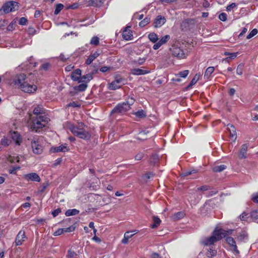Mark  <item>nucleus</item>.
Masks as SVG:
<instances>
[{"instance_id": "13d9d810", "label": "nucleus", "mask_w": 258, "mask_h": 258, "mask_svg": "<svg viewBox=\"0 0 258 258\" xmlns=\"http://www.w3.org/2000/svg\"><path fill=\"white\" fill-rule=\"evenodd\" d=\"M85 126L83 122H79L77 126H75L76 128L78 131L84 130V127Z\"/></svg>"}, {"instance_id": "39448f33", "label": "nucleus", "mask_w": 258, "mask_h": 258, "mask_svg": "<svg viewBox=\"0 0 258 258\" xmlns=\"http://www.w3.org/2000/svg\"><path fill=\"white\" fill-rule=\"evenodd\" d=\"M18 3L16 2L11 1L5 3L0 9L1 14L9 13L15 11L18 9Z\"/></svg>"}, {"instance_id": "de8ad7c7", "label": "nucleus", "mask_w": 258, "mask_h": 258, "mask_svg": "<svg viewBox=\"0 0 258 258\" xmlns=\"http://www.w3.org/2000/svg\"><path fill=\"white\" fill-rule=\"evenodd\" d=\"M87 85L85 84H82L76 87V89L79 91H84L87 88Z\"/></svg>"}, {"instance_id": "b1692460", "label": "nucleus", "mask_w": 258, "mask_h": 258, "mask_svg": "<svg viewBox=\"0 0 258 258\" xmlns=\"http://www.w3.org/2000/svg\"><path fill=\"white\" fill-rule=\"evenodd\" d=\"M154 223L151 225V228L152 229L156 228L161 223V220L157 217L154 216L153 217Z\"/></svg>"}, {"instance_id": "423d86ee", "label": "nucleus", "mask_w": 258, "mask_h": 258, "mask_svg": "<svg viewBox=\"0 0 258 258\" xmlns=\"http://www.w3.org/2000/svg\"><path fill=\"white\" fill-rule=\"evenodd\" d=\"M69 128L74 135L81 139L88 140L90 138L91 135L90 133L85 130L78 131L74 125H70Z\"/></svg>"}, {"instance_id": "4c0bfd02", "label": "nucleus", "mask_w": 258, "mask_h": 258, "mask_svg": "<svg viewBox=\"0 0 258 258\" xmlns=\"http://www.w3.org/2000/svg\"><path fill=\"white\" fill-rule=\"evenodd\" d=\"M114 81L121 86L125 84V80L120 76H116Z\"/></svg>"}, {"instance_id": "4be33fe9", "label": "nucleus", "mask_w": 258, "mask_h": 258, "mask_svg": "<svg viewBox=\"0 0 258 258\" xmlns=\"http://www.w3.org/2000/svg\"><path fill=\"white\" fill-rule=\"evenodd\" d=\"M89 5L93 7H100L104 2V0H90Z\"/></svg>"}, {"instance_id": "338daca9", "label": "nucleus", "mask_w": 258, "mask_h": 258, "mask_svg": "<svg viewBox=\"0 0 258 258\" xmlns=\"http://www.w3.org/2000/svg\"><path fill=\"white\" fill-rule=\"evenodd\" d=\"M236 6L235 3H232L231 4L228 5L227 7V11H231L232 9H233L234 8H235Z\"/></svg>"}, {"instance_id": "bf43d9fd", "label": "nucleus", "mask_w": 258, "mask_h": 258, "mask_svg": "<svg viewBox=\"0 0 258 258\" xmlns=\"http://www.w3.org/2000/svg\"><path fill=\"white\" fill-rule=\"evenodd\" d=\"M27 22V20L24 17H22L20 19L19 24L21 25H25Z\"/></svg>"}, {"instance_id": "bb28decb", "label": "nucleus", "mask_w": 258, "mask_h": 258, "mask_svg": "<svg viewBox=\"0 0 258 258\" xmlns=\"http://www.w3.org/2000/svg\"><path fill=\"white\" fill-rule=\"evenodd\" d=\"M21 157H22L21 156ZM7 160L11 162V163H15V162L17 163L20 162V156H18L17 157L12 156L11 155H9L8 158Z\"/></svg>"}, {"instance_id": "f8f14e48", "label": "nucleus", "mask_w": 258, "mask_h": 258, "mask_svg": "<svg viewBox=\"0 0 258 258\" xmlns=\"http://www.w3.org/2000/svg\"><path fill=\"white\" fill-rule=\"evenodd\" d=\"M226 241L227 243L230 246L231 250H233L236 253L238 254L239 253V250L237 249V247L236 245L235 241L233 238L231 237H227Z\"/></svg>"}, {"instance_id": "a19ab883", "label": "nucleus", "mask_w": 258, "mask_h": 258, "mask_svg": "<svg viewBox=\"0 0 258 258\" xmlns=\"http://www.w3.org/2000/svg\"><path fill=\"white\" fill-rule=\"evenodd\" d=\"M150 22V19L149 18H145L139 23V26L141 27H143L149 24Z\"/></svg>"}, {"instance_id": "e433bc0d", "label": "nucleus", "mask_w": 258, "mask_h": 258, "mask_svg": "<svg viewBox=\"0 0 258 258\" xmlns=\"http://www.w3.org/2000/svg\"><path fill=\"white\" fill-rule=\"evenodd\" d=\"M134 114L136 117L140 118H142L146 116V114L143 110H139L138 111L134 113Z\"/></svg>"}, {"instance_id": "c756f323", "label": "nucleus", "mask_w": 258, "mask_h": 258, "mask_svg": "<svg viewBox=\"0 0 258 258\" xmlns=\"http://www.w3.org/2000/svg\"><path fill=\"white\" fill-rule=\"evenodd\" d=\"M184 216V213L182 212H179L175 214H174L172 216V219L175 220L177 221L178 220L182 218H183Z\"/></svg>"}, {"instance_id": "393cba45", "label": "nucleus", "mask_w": 258, "mask_h": 258, "mask_svg": "<svg viewBox=\"0 0 258 258\" xmlns=\"http://www.w3.org/2000/svg\"><path fill=\"white\" fill-rule=\"evenodd\" d=\"M148 38L151 42L154 43L157 42L158 40V35L154 32L149 34Z\"/></svg>"}, {"instance_id": "680f3d73", "label": "nucleus", "mask_w": 258, "mask_h": 258, "mask_svg": "<svg viewBox=\"0 0 258 258\" xmlns=\"http://www.w3.org/2000/svg\"><path fill=\"white\" fill-rule=\"evenodd\" d=\"M144 157V153L142 152H139L135 156V159L136 160H141Z\"/></svg>"}, {"instance_id": "4468645a", "label": "nucleus", "mask_w": 258, "mask_h": 258, "mask_svg": "<svg viewBox=\"0 0 258 258\" xmlns=\"http://www.w3.org/2000/svg\"><path fill=\"white\" fill-rule=\"evenodd\" d=\"M149 73V71L143 70L139 68L133 69L131 70V73L133 75H142L147 74Z\"/></svg>"}, {"instance_id": "ddd939ff", "label": "nucleus", "mask_w": 258, "mask_h": 258, "mask_svg": "<svg viewBox=\"0 0 258 258\" xmlns=\"http://www.w3.org/2000/svg\"><path fill=\"white\" fill-rule=\"evenodd\" d=\"M25 238V232L22 230L19 231L15 240L16 245H21L24 241V239Z\"/></svg>"}, {"instance_id": "cd10ccee", "label": "nucleus", "mask_w": 258, "mask_h": 258, "mask_svg": "<svg viewBox=\"0 0 258 258\" xmlns=\"http://www.w3.org/2000/svg\"><path fill=\"white\" fill-rule=\"evenodd\" d=\"M217 254V250H215V249H214L213 247L212 248H209V249L208 250L207 253H206V255L208 257H212L214 256H215Z\"/></svg>"}, {"instance_id": "2f4dec72", "label": "nucleus", "mask_w": 258, "mask_h": 258, "mask_svg": "<svg viewBox=\"0 0 258 258\" xmlns=\"http://www.w3.org/2000/svg\"><path fill=\"white\" fill-rule=\"evenodd\" d=\"M214 70L215 69L213 67H210L208 68L205 72L204 77L208 79L210 77L211 75L213 73Z\"/></svg>"}, {"instance_id": "20e7f679", "label": "nucleus", "mask_w": 258, "mask_h": 258, "mask_svg": "<svg viewBox=\"0 0 258 258\" xmlns=\"http://www.w3.org/2000/svg\"><path fill=\"white\" fill-rule=\"evenodd\" d=\"M135 101V100L133 97H129L125 102L117 104L111 111V113H123L125 112L130 109L131 106L134 103Z\"/></svg>"}, {"instance_id": "f257e3e1", "label": "nucleus", "mask_w": 258, "mask_h": 258, "mask_svg": "<svg viewBox=\"0 0 258 258\" xmlns=\"http://www.w3.org/2000/svg\"><path fill=\"white\" fill-rule=\"evenodd\" d=\"M31 74H29L28 75L23 73L17 75L13 80L15 85L24 92L34 93L37 87L31 81Z\"/></svg>"}, {"instance_id": "dca6fc26", "label": "nucleus", "mask_w": 258, "mask_h": 258, "mask_svg": "<svg viewBox=\"0 0 258 258\" xmlns=\"http://www.w3.org/2000/svg\"><path fill=\"white\" fill-rule=\"evenodd\" d=\"M11 138L18 145H20L22 140L20 135L18 132H13L11 133Z\"/></svg>"}, {"instance_id": "774afa93", "label": "nucleus", "mask_w": 258, "mask_h": 258, "mask_svg": "<svg viewBox=\"0 0 258 258\" xmlns=\"http://www.w3.org/2000/svg\"><path fill=\"white\" fill-rule=\"evenodd\" d=\"M151 258H161L159 254L156 252H154L151 255Z\"/></svg>"}, {"instance_id": "4d7b16f0", "label": "nucleus", "mask_w": 258, "mask_h": 258, "mask_svg": "<svg viewBox=\"0 0 258 258\" xmlns=\"http://www.w3.org/2000/svg\"><path fill=\"white\" fill-rule=\"evenodd\" d=\"M48 183H43L39 188V192L40 193H42L44 191L45 189L48 186Z\"/></svg>"}, {"instance_id": "a878e982", "label": "nucleus", "mask_w": 258, "mask_h": 258, "mask_svg": "<svg viewBox=\"0 0 258 258\" xmlns=\"http://www.w3.org/2000/svg\"><path fill=\"white\" fill-rule=\"evenodd\" d=\"M79 213V211L76 209H69L68 210L66 213L65 215L66 216H74L76 215Z\"/></svg>"}, {"instance_id": "603ef678", "label": "nucleus", "mask_w": 258, "mask_h": 258, "mask_svg": "<svg viewBox=\"0 0 258 258\" xmlns=\"http://www.w3.org/2000/svg\"><path fill=\"white\" fill-rule=\"evenodd\" d=\"M146 59V58L145 57H143V58L140 57L138 59L135 60V63L136 64L141 65V64H143L145 62Z\"/></svg>"}, {"instance_id": "5fc2aeb1", "label": "nucleus", "mask_w": 258, "mask_h": 258, "mask_svg": "<svg viewBox=\"0 0 258 258\" xmlns=\"http://www.w3.org/2000/svg\"><path fill=\"white\" fill-rule=\"evenodd\" d=\"M75 229V227L73 225H72L68 228H63V230L64 232H71L74 231Z\"/></svg>"}, {"instance_id": "58836bf2", "label": "nucleus", "mask_w": 258, "mask_h": 258, "mask_svg": "<svg viewBox=\"0 0 258 258\" xmlns=\"http://www.w3.org/2000/svg\"><path fill=\"white\" fill-rule=\"evenodd\" d=\"M198 170L197 169H192L191 170H187L183 173H182L181 176L182 177H185L186 176H188L189 175H191L192 174L196 173H197Z\"/></svg>"}, {"instance_id": "ea45409f", "label": "nucleus", "mask_w": 258, "mask_h": 258, "mask_svg": "<svg viewBox=\"0 0 258 258\" xmlns=\"http://www.w3.org/2000/svg\"><path fill=\"white\" fill-rule=\"evenodd\" d=\"M198 170L197 169H192L191 170H187L183 173H182L181 176L182 177H185L186 176H188L189 175H191L192 174L196 173H197Z\"/></svg>"}, {"instance_id": "5701e85b", "label": "nucleus", "mask_w": 258, "mask_h": 258, "mask_svg": "<svg viewBox=\"0 0 258 258\" xmlns=\"http://www.w3.org/2000/svg\"><path fill=\"white\" fill-rule=\"evenodd\" d=\"M247 146L246 144H243L242 146L241 149L239 153V158L241 159L245 158H246V153L247 152Z\"/></svg>"}, {"instance_id": "37998d69", "label": "nucleus", "mask_w": 258, "mask_h": 258, "mask_svg": "<svg viewBox=\"0 0 258 258\" xmlns=\"http://www.w3.org/2000/svg\"><path fill=\"white\" fill-rule=\"evenodd\" d=\"M99 43V39L97 36H94L90 41V44L92 45H97Z\"/></svg>"}, {"instance_id": "e2e57ef3", "label": "nucleus", "mask_w": 258, "mask_h": 258, "mask_svg": "<svg viewBox=\"0 0 258 258\" xmlns=\"http://www.w3.org/2000/svg\"><path fill=\"white\" fill-rule=\"evenodd\" d=\"M251 200L253 202L258 203V193L253 194L251 197Z\"/></svg>"}, {"instance_id": "72a5a7b5", "label": "nucleus", "mask_w": 258, "mask_h": 258, "mask_svg": "<svg viewBox=\"0 0 258 258\" xmlns=\"http://www.w3.org/2000/svg\"><path fill=\"white\" fill-rule=\"evenodd\" d=\"M247 239V234L244 232L240 233L237 236V240L239 241H245Z\"/></svg>"}, {"instance_id": "2eb2a0df", "label": "nucleus", "mask_w": 258, "mask_h": 258, "mask_svg": "<svg viewBox=\"0 0 258 258\" xmlns=\"http://www.w3.org/2000/svg\"><path fill=\"white\" fill-rule=\"evenodd\" d=\"M227 129L229 132L230 137L231 140L233 141H235L237 138L235 127L233 126V125L229 124H228Z\"/></svg>"}, {"instance_id": "3c124183", "label": "nucleus", "mask_w": 258, "mask_h": 258, "mask_svg": "<svg viewBox=\"0 0 258 258\" xmlns=\"http://www.w3.org/2000/svg\"><path fill=\"white\" fill-rule=\"evenodd\" d=\"M189 71L188 70H184L181 72H180L178 74V76L181 77L185 78L188 74Z\"/></svg>"}, {"instance_id": "412c9836", "label": "nucleus", "mask_w": 258, "mask_h": 258, "mask_svg": "<svg viewBox=\"0 0 258 258\" xmlns=\"http://www.w3.org/2000/svg\"><path fill=\"white\" fill-rule=\"evenodd\" d=\"M99 55V53L97 52H94L93 54L90 55L86 60V63L90 64Z\"/></svg>"}, {"instance_id": "1a4fd4ad", "label": "nucleus", "mask_w": 258, "mask_h": 258, "mask_svg": "<svg viewBox=\"0 0 258 258\" xmlns=\"http://www.w3.org/2000/svg\"><path fill=\"white\" fill-rule=\"evenodd\" d=\"M47 116L45 109L41 106H37L33 110V113L30 114L29 117H38L41 116Z\"/></svg>"}, {"instance_id": "f3484780", "label": "nucleus", "mask_w": 258, "mask_h": 258, "mask_svg": "<svg viewBox=\"0 0 258 258\" xmlns=\"http://www.w3.org/2000/svg\"><path fill=\"white\" fill-rule=\"evenodd\" d=\"M51 150L52 152H65L69 150V148L65 144L61 145L58 147L52 148Z\"/></svg>"}, {"instance_id": "6e6d98bb", "label": "nucleus", "mask_w": 258, "mask_h": 258, "mask_svg": "<svg viewBox=\"0 0 258 258\" xmlns=\"http://www.w3.org/2000/svg\"><path fill=\"white\" fill-rule=\"evenodd\" d=\"M248 217H249L248 214L245 212H243V213H242V214L240 216V219L242 221L247 220Z\"/></svg>"}, {"instance_id": "473e14b6", "label": "nucleus", "mask_w": 258, "mask_h": 258, "mask_svg": "<svg viewBox=\"0 0 258 258\" xmlns=\"http://www.w3.org/2000/svg\"><path fill=\"white\" fill-rule=\"evenodd\" d=\"M201 77L200 74H197L195 75L193 79L191 80L190 83H189L188 85V87H190L196 84V83L198 81V80L200 79Z\"/></svg>"}, {"instance_id": "9b49d317", "label": "nucleus", "mask_w": 258, "mask_h": 258, "mask_svg": "<svg viewBox=\"0 0 258 258\" xmlns=\"http://www.w3.org/2000/svg\"><path fill=\"white\" fill-rule=\"evenodd\" d=\"M166 20L164 17L159 15L157 16L155 19L153 25L154 27L155 28H159L161 27L162 25H163Z\"/></svg>"}, {"instance_id": "0eeeda50", "label": "nucleus", "mask_w": 258, "mask_h": 258, "mask_svg": "<svg viewBox=\"0 0 258 258\" xmlns=\"http://www.w3.org/2000/svg\"><path fill=\"white\" fill-rule=\"evenodd\" d=\"M42 137L38 139H34L31 142V147L34 153L36 154H40L42 153L43 148L42 146L40 144V140Z\"/></svg>"}, {"instance_id": "9d476101", "label": "nucleus", "mask_w": 258, "mask_h": 258, "mask_svg": "<svg viewBox=\"0 0 258 258\" xmlns=\"http://www.w3.org/2000/svg\"><path fill=\"white\" fill-rule=\"evenodd\" d=\"M24 178L27 181H35L40 182L41 180L39 176L37 173L33 172L25 174L24 175Z\"/></svg>"}, {"instance_id": "c9c22d12", "label": "nucleus", "mask_w": 258, "mask_h": 258, "mask_svg": "<svg viewBox=\"0 0 258 258\" xmlns=\"http://www.w3.org/2000/svg\"><path fill=\"white\" fill-rule=\"evenodd\" d=\"M170 39V36L169 35H166L162 37L158 42L161 45L165 44Z\"/></svg>"}, {"instance_id": "09e8293b", "label": "nucleus", "mask_w": 258, "mask_h": 258, "mask_svg": "<svg viewBox=\"0 0 258 258\" xmlns=\"http://www.w3.org/2000/svg\"><path fill=\"white\" fill-rule=\"evenodd\" d=\"M20 166H13L12 167H11V168L9 169V172L10 173V174H16V170H19L20 169Z\"/></svg>"}, {"instance_id": "0e129e2a", "label": "nucleus", "mask_w": 258, "mask_h": 258, "mask_svg": "<svg viewBox=\"0 0 258 258\" xmlns=\"http://www.w3.org/2000/svg\"><path fill=\"white\" fill-rule=\"evenodd\" d=\"M61 212V210L59 208L52 212V215L54 217L57 216Z\"/></svg>"}, {"instance_id": "f704fd0d", "label": "nucleus", "mask_w": 258, "mask_h": 258, "mask_svg": "<svg viewBox=\"0 0 258 258\" xmlns=\"http://www.w3.org/2000/svg\"><path fill=\"white\" fill-rule=\"evenodd\" d=\"M250 217L253 221L258 223V210L252 211L250 213Z\"/></svg>"}, {"instance_id": "49530a36", "label": "nucleus", "mask_w": 258, "mask_h": 258, "mask_svg": "<svg viewBox=\"0 0 258 258\" xmlns=\"http://www.w3.org/2000/svg\"><path fill=\"white\" fill-rule=\"evenodd\" d=\"M258 32V31L256 29H253L249 34L247 35L246 38L250 39L252 38L253 36L255 35Z\"/></svg>"}, {"instance_id": "a211bd4d", "label": "nucleus", "mask_w": 258, "mask_h": 258, "mask_svg": "<svg viewBox=\"0 0 258 258\" xmlns=\"http://www.w3.org/2000/svg\"><path fill=\"white\" fill-rule=\"evenodd\" d=\"M71 78L74 81H79L81 80V71L80 69H77L71 74Z\"/></svg>"}, {"instance_id": "c85d7f7f", "label": "nucleus", "mask_w": 258, "mask_h": 258, "mask_svg": "<svg viewBox=\"0 0 258 258\" xmlns=\"http://www.w3.org/2000/svg\"><path fill=\"white\" fill-rule=\"evenodd\" d=\"M226 168V166L225 165H220L215 166L213 167V171L215 172H220Z\"/></svg>"}, {"instance_id": "864d4df0", "label": "nucleus", "mask_w": 258, "mask_h": 258, "mask_svg": "<svg viewBox=\"0 0 258 258\" xmlns=\"http://www.w3.org/2000/svg\"><path fill=\"white\" fill-rule=\"evenodd\" d=\"M1 144L5 146H8L9 145L10 143V141L9 139L7 138H3L1 140Z\"/></svg>"}, {"instance_id": "c03bdc74", "label": "nucleus", "mask_w": 258, "mask_h": 258, "mask_svg": "<svg viewBox=\"0 0 258 258\" xmlns=\"http://www.w3.org/2000/svg\"><path fill=\"white\" fill-rule=\"evenodd\" d=\"M244 65L242 63L239 64L236 69V73L237 75H241L242 74Z\"/></svg>"}, {"instance_id": "69168bd1", "label": "nucleus", "mask_w": 258, "mask_h": 258, "mask_svg": "<svg viewBox=\"0 0 258 258\" xmlns=\"http://www.w3.org/2000/svg\"><path fill=\"white\" fill-rule=\"evenodd\" d=\"M63 233H64L63 230V228H60V229H58L57 231H56L54 233L53 235L54 236H58V235H61Z\"/></svg>"}, {"instance_id": "6e6552de", "label": "nucleus", "mask_w": 258, "mask_h": 258, "mask_svg": "<svg viewBox=\"0 0 258 258\" xmlns=\"http://www.w3.org/2000/svg\"><path fill=\"white\" fill-rule=\"evenodd\" d=\"M171 54L175 57L178 58H184L186 57V55L183 50L180 47L176 46H172L170 49Z\"/></svg>"}, {"instance_id": "6ab92c4d", "label": "nucleus", "mask_w": 258, "mask_h": 258, "mask_svg": "<svg viewBox=\"0 0 258 258\" xmlns=\"http://www.w3.org/2000/svg\"><path fill=\"white\" fill-rule=\"evenodd\" d=\"M122 37L126 40H131L133 37L132 31L126 28L122 32Z\"/></svg>"}, {"instance_id": "f03ea898", "label": "nucleus", "mask_w": 258, "mask_h": 258, "mask_svg": "<svg viewBox=\"0 0 258 258\" xmlns=\"http://www.w3.org/2000/svg\"><path fill=\"white\" fill-rule=\"evenodd\" d=\"M232 230L226 231L222 229H216L210 237L203 238L201 243L205 246H210L214 244L227 235L231 234Z\"/></svg>"}, {"instance_id": "aec40b11", "label": "nucleus", "mask_w": 258, "mask_h": 258, "mask_svg": "<svg viewBox=\"0 0 258 258\" xmlns=\"http://www.w3.org/2000/svg\"><path fill=\"white\" fill-rule=\"evenodd\" d=\"M93 78L92 74L89 73L85 75H84L81 77V80H79V82H85L88 83Z\"/></svg>"}, {"instance_id": "a18cd8bd", "label": "nucleus", "mask_w": 258, "mask_h": 258, "mask_svg": "<svg viewBox=\"0 0 258 258\" xmlns=\"http://www.w3.org/2000/svg\"><path fill=\"white\" fill-rule=\"evenodd\" d=\"M149 133V131L146 130L140 132L139 134L138 139L140 140H144V136L147 135Z\"/></svg>"}, {"instance_id": "79ce46f5", "label": "nucleus", "mask_w": 258, "mask_h": 258, "mask_svg": "<svg viewBox=\"0 0 258 258\" xmlns=\"http://www.w3.org/2000/svg\"><path fill=\"white\" fill-rule=\"evenodd\" d=\"M63 5L61 4H58L56 5L55 9L54 11V14L57 15L61 11V10L63 9Z\"/></svg>"}, {"instance_id": "052dcab7", "label": "nucleus", "mask_w": 258, "mask_h": 258, "mask_svg": "<svg viewBox=\"0 0 258 258\" xmlns=\"http://www.w3.org/2000/svg\"><path fill=\"white\" fill-rule=\"evenodd\" d=\"M219 18L222 21H225L227 19V15L224 13H222L219 15Z\"/></svg>"}, {"instance_id": "8fccbe9b", "label": "nucleus", "mask_w": 258, "mask_h": 258, "mask_svg": "<svg viewBox=\"0 0 258 258\" xmlns=\"http://www.w3.org/2000/svg\"><path fill=\"white\" fill-rule=\"evenodd\" d=\"M77 256V254L75 252L69 250L68 252L67 255V258H75Z\"/></svg>"}, {"instance_id": "7c9ffc66", "label": "nucleus", "mask_w": 258, "mask_h": 258, "mask_svg": "<svg viewBox=\"0 0 258 258\" xmlns=\"http://www.w3.org/2000/svg\"><path fill=\"white\" fill-rule=\"evenodd\" d=\"M122 86L120 84L116 83L114 80L109 84V88L110 90H115L116 89L120 88Z\"/></svg>"}, {"instance_id": "7ed1b4c3", "label": "nucleus", "mask_w": 258, "mask_h": 258, "mask_svg": "<svg viewBox=\"0 0 258 258\" xmlns=\"http://www.w3.org/2000/svg\"><path fill=\"white\" fill-rule=\"evenodd\" d=\"M30 129L35 132H39L48 122V118L47 116L38 117H29Z\"/></svg>"}]
</instances>
